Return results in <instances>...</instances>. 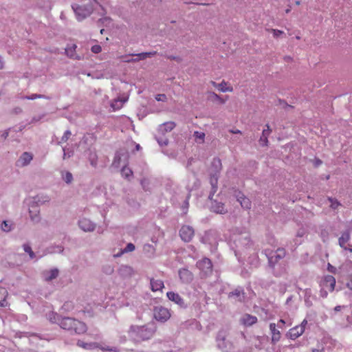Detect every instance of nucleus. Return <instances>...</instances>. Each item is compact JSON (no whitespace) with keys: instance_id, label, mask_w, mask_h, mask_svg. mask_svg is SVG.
I'll return each mask as SVG.
<instances>
[{"instance_id":"7ed1b4c3","label":"nucleus","mask_w":352,"mask_h":352,"mask_svg":"<svg viewBox=\"0 0 352 352\" xmlns=\"http://www.w3.org/2000/svg\"><path fill=\"white\" fill-rule=\"evenodd\" d=\"M60 327L71 334H82L87 330L85 322L71 317H63L60 322Z\"/></svg>"},{"instance_id":"aec40b11","label":"nucleus","mask_w":352,"mask_h":352,"mask_svg":"<svg viewBox=\"0 0 352 352\" xmlns=\"http://www.w3.org/2000/svg\"><path fill=\"white\" fill-rule=\"evenodd\" d=\"M212 197H212L211 199L208 197V199L211 201V210L216 213H226L227 210L226 209L224 204L221 202H218L216 200H213Z\"/></svg>"},{"instance_id":"9d476101","label":"nucleus","mask_w":352,"mask_h":352,"mask_svg":"<svg viewBox=\"0 0 352 352\" xmlns=\"http://www.w3.org/2000/svg\"><path fill=\"white\" fill-rule=\"evenodd\" d=\"M197 267L201 270L204 276L211 274L212 270V264L211 261L208 258H204L197 263Z\"/></svg>"},{"instance_id":"13d9d810","label":"nucleus","mask_w":352,"mask_h":352,"mask_svg":"<svg viewBox=\"0 0 352 352\" xmlns=\"http://www.w3.org/2000/svg\"><path fill=\"white\" fill-rule=\"evenodd\" d=\"M102 51V47L99 45H95L91 47V52L94 54H98Z\"/></svg>"},{"instance_id":"5701e85b","label":"nucleus","mask_w":352,"mask_h":352,"mask_svg":"<svg viewBox=\"0 0 352 352\" xmlns=\"http://www.w3.org/2000/svg\"><path fill=\"white\" fill-rule=\"evenodd\" d=\"M228 98V96H226V98H223L213 91L208 92V100L212 102H217L220 104H223L227 101Z\"/></svg>"},{"instance_id":"b1692460","label":"nucleus","mask_w":352,"mask_h":352,"mask_svg":"<svg viewBox=\"0 0 352 352\" xmlns=\"http://www.w3.org/2000/svg\"><path fill=\"white\" fill-rule=\"evenodd\" d=\"M123 161L129 162V155H115L111 167L113 168H122Z\"/></svg>"},{"instance_id":"ddd939ff","label":"nucleus","mask_w":352,"mask_h":352,"mask_svg":"<svg viewBox=\"0 0 352 352\" xmlns=\"http://www.w3.org/2000/svg\"><path fill=\"white\" fill-rule=\"evenodd\" d=\"M79 228L84 232H93L96 228V223L87 218H82L78 221Z\"/></svg>"},{"instance_id":"6e6d98bb","label":"nucleus","mask_w":352,"mask_h":352,"mask_svg":"<svg viewBox=\"0 0 352 352\" xmlns=\"http://www.w3.org/2000/svg\"><path fill=\"white\" fill-rule=\"evenodd\" d=\"M329 200L331 202V207L333 209H336L338 208V206L340 205V203L336 199H333L332 198H329Z\"/></svg>"},{"instance_id":"09e8293b","label":"nucleus","mask_w":352,"mask_h":352,"mask_svg":"<svg viewBox=\"0 0 352 352\" xmlns=\"http://www.w3.org/2000/svg\"><path fill=\"white\" fill-rule=\"evenodd\" d=\"M194 137L197 140H199V142H203L205 138V133L204 132L195 131L194 133Z\"/></svg>"},{"instance_id":"c03bdc74","label":"nucleus","mask_w":352,"mask_h":352,"mask_svg":"<svg viewBox=\"0 0 352 352\" xmlns=\"http://www.w3.org/2000/svg\"><path fill=\"white\" fill-rule=\"evenodd\" d=\"M12 224L8 221H3L1 223V228L3 232H8L12 230Z\"/></svg>"},{"instance_id":"dca6fc26","label":"nucleus","mask_w":352,"mask_h":352,"mask_svg":"<svg viewBox=\"0 0 352 352\" xmlns=\"http://www.w3.org/2000/svg\"><path fill=\"white\" fill-rule=\"evenodd\" d=\"M178 274L181 281L184 283H190L193 280L192 273L186 268L180 269Z\"/></svg>"},{"instance_id":"37998d69","label":"nucleus","mask_w":352,"mask_h":352,"mask_svg":"<svg viewBox=\"0 0 352 352\" xmlns=\"http://www.w3.org/2000/svg\"><path fill=\"white\" fill-rule=\"evenodd\" d=\"M102 271L105 274L111 275L114 272V267L111 264H105L102 266Z\"/></svg>"},{"instance_id":"bb28decb","label":"nucleus","mask_w":352,"mask_h":352,"mask_svg":"<svg viewBox=\"0 0 352 352\" xmlns=\"http://www.w3.org/2000/svg\"><path fill=\"white\" fill-rule=\"evenodd\" d=\"M128 164L129 162H127L126 161H123V165L122 167L121 168L120 172L122 176L124 178L128 180H131V179L133 177V171L130 168L128 167Z\"/></svg>"},{"instance_id":"0eeeda50","label":"nucleus","mask_w":352,"mask_h":352,"mask_svg":"<svg viewBox=\"0 0 352 352\" xmlns=\"http://www.w3.org/2000/svg\"><path fill=\"white\" fill-rule=\"evenodd\" d=\"M154 318L162 323H164L168 321L170 316V311L168 308L162 306L155 307L153 309Z\"/></svg>"},{"instance_id":"412c9836","label":"nucleus","mask_w":352,"mask_h":352,"mask_svg":"<svg viewBox=\"0 0 352 352\" xmlns=\"http://www.w3.org/2000/svg\"><path fill=\"white\" fill-rule=\"evenodd\" d=\"M236 200L240 203L241 207L244 209L251 208V201L243 193L239 192L236 194Z\"/></svg>"},{"instance_id":"473e14b6","label":"nucleus","mask_w":352,"mask_h":352,"mask_svg":"<svg viewBox=\"0 0 352 352\" xmlns=\"http://www.w3.org/2000/svg\"><path fill=\"white\" fill-rule=\"evenodd\" d=\"M50 201V197L47 195H38L34 197L32 203L35 205H42L48 203Z\"/></svg>"},{"instance_id":"e2e57ef3","label":"nucleus","mask_w":352,"mask_h":352,"mask_svg":"<svg viewBox=\"0 0 352 352\" xmlns=\"http://www.w3.org/2000/svg\"><path fill=\"white\" fill-rule=\"evenodd\" d=\"M327 270L331 273H333V274L336 273V268L334 266L331 265L330 263L328 264Z\"/></svg>"},{"instance_id":"ea45409f","label":"nucleus","mask_w":352,"mask_h":352,"mask_svg":"<svg viewBox=\"0 0 352 352\" xmlns=\"http://www.w3.org/2000/svg\"><path fill=\"white\" fill-rule=\"evenodd\" d=\"M8 296V292L7 290L0 287V306L4 307L6 305V297Z\"/></svg>"},{"instance_id":"c9c22d12","label":"nucleus","mask_w":352,"mask_h":352,"mask_svg":"<svg viewBox=\"0 0 352 352\" xmlns=\"http://www.w3.org/2000/svg\"><path fill=\"white\" fill-rule=\"evenodd\" d=\"M32 159V155H21L16 162V165L22 167L25 166L30 163Z\"/></svg>"},{"instance_id":"603ef678","label":"nucleus","mask_w":352,"mask_h":352,"mask_svg":"<svg viewBox=\"0 0 352 352\" xmlns=\"http://www.w3.org/2000/svg\"><path fill=\"white\" fill-rule=\"evenodd\" d=\"M72 133L70 131L67 130L61 138L62 142H66L71 137Z\"/></svg>"},{"instance_id":"a211bd4d","label":"nucleus","mask_w":352,"mask_h":352,"mask_svg":"<svg viewBox=\"0 0 352 352\" xmlns=\"http://www.w3.org/2000/svg\"><path fill=\"white\" fill-rule=\"evenodd\" d=\"M210 84L219 91L221 92H232L233 87L225 80H222L221 83H217L214 81H210Z\"/></svg>"},{"instance_id":"8fccbe9b","label":"nucleus","mask_w":352,"mask_h":352,"mask_svg":"<svg viewBox=\"0 0 352 352\" xmlns=\"http://www.w3.org/2000/svg\"><path fill=\"white\" fill-rule=\"evenodd\" d=\"M76 48V45H73L72 47H67L65 49V52L71 58H74V52L75 51Z\"/></svg>"},{"instance_id":"4468645a","label":"nucleus","mask_w":352,"mask_h":352,"mask_svg":"<svg viewBox=\"0 0 352 352\" xmlns=\"http://www.w3.org/2000/svg\"><path fill=\"white\" fill-rule=\"evenodd\" d=\"M351 239L350 233L346 231L342 234L338 239L339 245L344 250H348L349 252H352V247H347L346 244Z\"/></svg>"},{"instance_id":"052dcab7","label":"nucleus","mask_w":352,"mask_h":352,"mask_svg":"<svg viewBox=\"0 0 352 352\" xmlns=\"http://www.w3.org/2000/svg\"><path fill=\"white\" fill-rule=\"evenodd\" d=\"M64 250V248L62 245H58L56 248V250L52 251V253H61Z\"/></svg>"},{"instance_id":"6ab92c4d","label":"nucleus","mask_w":352,"mask_h":352,"mask_svg":"<svg viewBox=\"0 0 352 352\" xmlns=\"http://www.w3.org/2000/svg\"><path fill=\"white\" fill-rule=\"evenodd\" d=\"M29 213L31 220L34 223H38L40 221V210L37 205L34 204L33 203L29 207Z\"/></svg>"},{"instance_id":"cd10ccee","label":"nucleus","mask_w":352,"mask_h":352,"mask_svg":"<svg viewBox=\"0 0 352 352\" xmlns=\"http://www.w3.org/2000/svg\"><path fill=\"white\" fill-rule=\"evenodd\" d=\"M73 9L77 15V18L78 21H80L85 18L90 13L89 9L82 10V7L80 6H76V7L73 6Z\"/></svg>"},{"instance_id":"a19ab883","label":"nucleus","mask_w":352,"mask_h":352,"mask_svg":"<svg viewBox=\"0 0 352 352\" xmlns=\"http://www.w3.org/2000/svg\"><path fill=\"white\" fill-rule=\"evenodd\" d=\"M127 148L131 153L140 151L141 148L140 144H136L133 141H130L127 142Z\"/></svg>"},{"instance_id":"4be33fe9","label":"nucleus","mask_w":352,"mask_h":352,"mask_svg":"<svg viewBox=\"0 0 352 352\" xmlns=\"http://www.w3.org/2000/svg\"><path fill=\"white\" fill-rule=\"evenodd\" d=\"M336 278L331 275L324 276L323 280V287L327 288L329 292H333L335 289Z\"/></svg>"},{"instance_id":"393cba45","label":"nucleus","mask_w":352,"mask_h":352,"mask_svg":"<svg viewBox=\"0 0 352 352\" xmlns=\"http://www.w3.org/2000/svg\"><path fill=\"white\" fill-rule=\"evenodd\" d=\"M118 272L120 276L127 278L131 276L133 274V270L129 265H122L119 267Z\"/></svg>"},{"instance_id":"2f4dec72","label":"nucleus","mask_w":352,"mask_h":352,"mask_svg":"<svg viewBox=\"0 0 352 352\" xmlns=\"http://www.w3.org/2000/svg\"><path fill=\"white\" fill-rule=\"evenodd\" d=\"M47 318L50 322L57 324L60 326V322L62 320L63 317L56 312L50 311L47 314Z\"/></svg>"},{"instance_id":"e433bc0d","label":"nucleus","mask_w":352,"mask_h":352,"mask_svg":"<svg viewBox=\"0 0 352 352\" xmlns=\"http://www.w3.org/2000/svg\"><path fill=\"white\" fill-rule=\"evenodd\" d=\"M242 322L245 325L251 326L257 322V318L252 315L246 314L242 318Z\"/></svg>"},{"instance_id":"0e129e2a","label":"nucleus","mask_w":352,"mask_h":352,"mask_svg":"<svg viewBox=\"0 0 352 352\" xmlns=\"http://www.w3.org/2000/svg\"><path fill=\"white\" fill-rule=\"evenodd\" d=\"M229 132L230 133H232V134H240V135H242V132L240 130L236 129H230V130H229Z\"/></svg>"},{"instance_id":"f257e3e1","label":"nucleus","mask_w":352,"mask_h":352,"mask_svg":"<svg viewBox=\"0 0 352 352\" xmlns=\"http://www.w3.org/2000/svg\"><path fill=\"white\" fill-rule=\"evenodd\" d=\"M156 331L155 324L149 322L143 325L132 324L129 327L127 333L131 341L140 344L152 339Z\"/></svg>"},{"instance_id":"7c9ffc66","label":"nucleus","mask_w":352,"mask_h":352,"mask_svg":"<svg viewBox=\"0 0 352 352\" xmlns=\"http://www.w3.org/2000/svg\"><path fill=\"white\" fill-rule=\"evenodd\" d=\"M151 288L153 292L162 290L164 287V282L162 280H155L151 278L150 280Z\"/></svg>"},{"instance_id":"680f3d73","label":"nucleus","mask_w":352,"mask_h":352,"mask_svg":"<svg viewBox=\"0 0 352 352\" xmlns=\"http://www.w3.org/2000/svg\"><path fill=\"white\" fill-rule=\"evenodd\" d=\"M320 296L323 298H325L327 297L328 296V292L326 289H324V288H322L320 291Z\"/></svg>"},{"instance_id":"49530a36","label":"nucleus","mask_w":352,"mask_h":352,"mask_svg":"<svg viewBox=\"0 0 352 352\" xmlns=\"http://www.w3.org/2000/svg\"><path fill=\"white\" fill-rule=\"evenodd\" d=\"M311 290L310 289H307L305 290V301L306 305L308 307H310L312 305L311 302L309 300V298L311 297Z\"/></svg>"},{"instance_id":"3c124183","label":"nucleus","mask_w":352,"mask_h":352,"mask_svg":"<svg viewBox=\"0 0 352 352\" xmlns=\"http://www.w3.org/2000/svg\"><path fill=\"white\" fill-rule=\"evenodd\" d=\"M89 161L91 166L96 167L98 162L97 155H89Z\"/></svg>"},{"instance_id":"f704fd0d","label":"nucleus","mask_w":352,"mask_h":352,"mask_svg":"<svg viewBox=\"0 0 352 352\" xmlns=\"http://www.w3.org/2000/svg\"><path fill=\"white\" fill-rule=\"evenodd\" d=\"M144 254L149 258H152L155 254V248L151 244H144L143 246Z\"/></svg>"},{"instance_id":"9b49d317","label":"nucleus","mask_w":352,"mask_h":352,"mask_svg":"<svg viewBox=\"0 0 352 352\" xmlns=\"http://www.w3.org/2000/svg\"><path fill=\"white\" fill-rule=\"evenodd\" d=\"M195 235V230L192 227L187 225L182 226L179 230V236L184 242H190Z\"/></svg>"},{"instance_id":"4d7b16f0","label":"nucleus","mask_w":352,"mask_h":352,"mask_svg":"<svg viewBox=\"0 0 352 352\" xmlns=\"http://www.w3.org/2000/svg\"><path fill=\"white\" fill-rule=\"evenodd\" d=\"M155 99L157 101H162V102H166L167 100V97L165 94H157L156 96H155Z\"/></svg>"},{"instance_id":"a878e982","label":"nucleus","mask_w":352,"mask_h":352,"mask_svg":"<svg viewBox=\"0 0 352 352\" xmlns=\"http://www.w3.org/2000/svg\"><path fill=\"white\" fill-rule=\"evenodd\" d=\"M304 332L302 327H299L297 325L289 329L287 336L290 339L295 340L300 336Z\"/></svg>"},{"instance_id":"20e7f679","label":"nucleus","mask_w":352,"mask_h":352,"mask_svg":"<svg viewBox=\"0 0 352 352\" xmlns=\"http://www.w3.org/2000/svg\"><path fill=\"white\" fill-rule=\"evenodd\" d=\"M221 170V162L218 157H214L210 168V178L209 183L210 185V190L209 193V198L211 199L212 197L217 192L218 190V179L220 171Z\"/></svg>"},{"instance_id":"338daca9","label":"nucleus","mask_w":352,"mask_h":352,"mask_svg":"<svg viewBox=\"0 0 352 352\" xmlns=\"http://www.w3.org/2000/svg\"><path fill=\"white\" fill-rule=\"evenodd\" d=\"M305 230H299L296 233V236L298 237H302L305 234Z\"/></svg>"},{"instance_id":"58836bf2","label":"nucleus","mask_w":352,"mask_h":352,"mask_svg":"<svg viewBox=\"0 0 352 352\" xmlns=\"http://www.w3.org/2000/svg\"><path fill=\"white\" fill-rule=\"evenodd\" d=\"M175 126H176V124L175 122L169 121V122H164L162 125L161 127H162V131L167 133V132L171 131Z\"/></svg>"},{"instance_id":"39448f33","label":"nucleus","mask_w":352,"mask_h":352,"mask_svg":"<svg viewBox=\"0 0 352 352\" xmlns=\"http://www.w3.org/2000/svg\"><path fill=\"white\" fill-rule=\"evenodd\" d=\"M263 252L267 258L269 267L272 270H274L276 264H277L280 260L283 259L286 254L284 248H278L275 251L270 249H265Z\"/></svg>"},{"instance_id":"f8f14e48","label":"nucleus","mask_w":352,"mask_h":352,"mask_svg":"<svg viewBox=\"0 0 352 352\" xmlns=\"http://www.w3.org/2000/svg\"><path fill=\"white\" fill-rule=\"evenodd\" d=\"M166 297L169 300L177 305L180 308L186 309L187 307V305L185 303L184 298L178 293L168 292L166 293Z\"/></svg>"},{"instance_id":"c85d7f7f","label":"nucleus","mask_w":352,"mask_h":352,"mask_svg":"<svg viewBox=\"0 0 352 352\" xmlns=\"http://www.w3.org/2000/svg\"><path fill=\"white\" fill-rule=\"evenodd\" d=\"M128 98H119L114 99L111 103V107L112 108L113 111L119 110L122 107L124 103L126 102Z\"/></svg>"},{"instance_id":"72a5a7b5","label":"nucleus","mask_w":352,"mask_h":352,"mask_svg":"<svg viewBox=\"0 0 352 352\" xmlns=\"http://www.w3.org/2000/svg\"><path fill=\"white\" fill-rule=\"evenodd\" d=\"M270 329L272 333V340L273 342H278L280 338V333L276 329V324L274 323L270 324Z\"/></svg>"},{"instance_id":"6e6552de","label":"nucleus","mask_w":352,"mask_h":352,"mask_svg":"<svg viewBox=\"0 0 352 352\" xmlns=\"http://www.w3.org/2000/svg\"><path fill=\"white\" fill-rule=\"evenodd\" d=\"M216 340L218 348L223 352H232L234 349L232 344L226 340V332L223 331H219Z\"/></svg>"},{"instance_id":"a18cd8bd","label":"nucleus","mask_w":352,"mask_h":352,"mask_svg":"<svg viewBox=\"0 0 352 352\" xmlns=\"http://www.w3.org/2000/svg\"><path fill=\"white\" fill-rule=\"evenodd\" d=\"M23 250L29 254V256H30V259H34L35 258V254L34 252L32 251V248L30 247V245L28 244H24L23 245Z\"/></svg>"},{"instance_id":"423d86ee","label":"nucleus","mask_w":352,"mask_h":352,"mask_svg":"<svg viewBox=\"0 0 352 352\" xmlns=\"http://www.w3.org/2000/svg\"><path fill=\"white\" fill-rule=\"evenodd\" d=\"M77 345L82 349L89 350L99 348L104 352H119V350L117 347H111L106 345L103 346L96 342L87 343L82 340H78L77 342Z\"/></svg>"},{"instance_id":"f3484780","label":"nucleus","mask_w":352,"mask_h":352,"mask_svg":"<svg viewBox=\"0 0 352 352\" xmlns=\"http://www.w3.org/2000/svg\"><path fill=\"white\" fill-rule=\"evenodd\" d=\"M59 270L57 268H52L50 270H44L42 272V276L44 280L50 282L58 277Z\"/></svg>"},{"instance_id":"c756f323","label":"nucleus","mask_w":352,"mask_h":352,"mask_svg":"<svg viewBox=\"0 0 352 352\" xmlns=\"http://www.w3.org/2000/svg\"><path fill=\"white\" fill-rule=\"evenodd\" d=\"M244 293L241 289H236L228 294L230 298H234L236 300L241 302L244 298Z\"/></svg>"},{"instance_id":"1a4fd4ad","label":"nucleus","mask_w":352,"mask_h":352,"mask_svg":"<svg viewBox=\"0 0 352 352\" xmlns=\"http://www.w3.org/2000/svg\"><path fill=\"white\" fill-rule=\"evenodd\" d=\"M156 54L157 52L153 51L150 52H142L137 54L124 55L121 56L119 58H122L124 63H135L140 60H144L146 58L153 56Z\"/></svg>"},{"instance_id":"69168bd1","label":"nucleus","mask_w":352,"mask_h":352,"mask_svg":"<svg viewBox=\"0 0 352 352\" xmlns=\"http://www.w3.org/2000/svg\"><path fill=\"white\" fill-rule=\"evenodd\" d=\"M229 132L230 133H232V134H240V135H242V132L240 130L236 129H230V130H229Z\"/></svg>"},{"instance_id":"f03ea898","label":"nucleus","mask_w":352,"mask_h":352,"mask_svg":"<svg viewBox=\"0 0 352 352\" xmlns=\"http://www.w3.org/2000/svg\"><path fill=\"white\" fill-rule=\"evenodd\" d=\"M251 245L250 234L247 232L233 233L230 241V246L234 250L235 255L248 248Z\"/></svg>"},{"instance_id":"4c0bfd02","label":"nucleus","mask_w":352,"mask_h":352,"mask_svg":"<svg viewBox=\"0 0 352 352\" xmlns=\"http://www.w3.org/2000/svg\"><path fill=\"white\" fill-rule=\"evenodd\" d=\"M135 249V247L134 244L129 243L126 245V246L123 250H121L120 252L115 254L114 257H119L124 253H128V252L134 251Z\"/></svg>"},{"instance_id":"2eb2a0df","label":"nucleus","mask_w":352,"mask_h":352,"mask_svg":"<svg viewBox=\"0 0 352 352\" xmlns=\"http://www.w3.org/2000/svg\"><path fill=\"white\" fill-rule=\"evenodd\" d=\"M272 133V129L268 124H265V129L262 131V134L258 140V144L261 146H268V138Z\"/></svg>"},{"instance_id":"864d4df0","label":"nucleus","mask_w":352,"mask_h":352,"mask_svg":"<svg viewBox=\"0 0 352 352\" xmlns=\"http://www.w3.org/2000/svg\"><path fill=\"white\" fill-rule=\"evenodd\" d=\"M141 185L145 190H147L148 189L149 186L148 180L146 178L141 179Z\"/></svg>"},{"instance_id":"5fc2aeb1","label":"nucleus","mask_w":352,"mask_h":352,"mask_svg":"<svg viewBox=\"0 0 352 352\" xmlns=\"http://www.w3.org/2000/svg\"><path fill=\"white\" fill-rule=\"evenodd\" d=\"M271 32L273 33V36L275 38L279 37L280 35L284 34V32L279 30L272 29Z\"/></svg>"},{"instance_id":"de8ad7c7","label":"nucleus","mask_w":352,"mask_h":352,"mask_svg":"<svg viewBox=\"0 0 352 352\" xmlns=\"http://www.w3.org/2000/svg\"><path fill=\"white\" fill-rule=\"evenodd\" d=\"M24 98L28 99V100H35V99H38V98L49 99V97H47V96H45L44 95H41V94H34L30 96H25Z\"/></svg>"},{"instance_id":"774afa93","label":"nucleus","mask_w":352,"mask_h":352,"mask_svg":"<svg viewBox=\"0 0 352 352\" xmlns=\"http://www.w3.org/2000/svg\"><path fill=\"white\" fill-rule=\"evenodd\" d=\"M346 287L352 291V276L351 277L350 280L346 283Z\"/></svg>"},{"instance_id":"79ce46f5","label":"nucleus","mask_w":352,"mask_h":352,"mask_svg":"<svg viewBox=\"0 0 352 352\" xmlns=\"http://www.w3.org/2000/svg\"><path fill=\"white\" fill-rule=\"evenodd\" d=\"M61 177L63 181H65L67 184H71L73 181V175L69 171H62Z\"/></svg>"},{"instance_id":"bf43d9fd","label":"nucleus","mask_w":352,"mask_h":352,"mask_svg":"<svg viewBox=\"0 0 352 352\" xmlns=\"http://www.w3.org/2000/svg\"><path fill=\"white\" fill-rule=\"evenodd\" d=\"M73 305L69 302H66L62 307V309L65 311H69L71 309H72Z\"/></svg>"}]
</instances>
